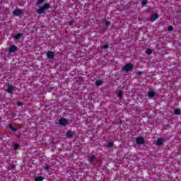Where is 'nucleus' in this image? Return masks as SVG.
Masks as SVG:
<instances>
[{
  "mask_svg": "<svg viewBox=\"0 0 181 181\" xmlns=\"http://www.w3.org/2000/svg\"><path fill=\"white\" fill-rule=\"evenodd\" d=\"M49 8H50V4H45L37 11V13L38 15H42V13H45V11L49 9Z\"/></svg>",
  "mask_w": 181,
  "mask_h": 181,
  "instance_id": "1",
  "label": "nucleus"
},
{
  "mask_svg": "<svg viewBox=\"0 0 181 181\" xmlns=\"http://www.w3.org/2000/svg\"><path fill=\"white\" fill-rule=\"evenodd\" d=\"M122 70L123 71H125V73H129V71H132L134 70V64L129 63L127 64L122 69Z\"/></svg>",
  "mask_w": 181,
  "mask_h": 181,
  "instance_id": "2",
  "label": "nucleus"
},
{
  "mask_svg": "<svg viewBox=\"0 0 181 181\" xmlns=\"http://www.w3.org/2000/svg\"><path fill=\"white\" fill-rule=\"evenodd\" d=\"M59 124L62 127H67V125H69V119H66L64 117H62L59 120Z\"/></svg>",
  "mask_w": 181,
  "mask_h": 181,
  "instance_id": "3",
  "label": "nucleus"
},
{
  "mask_svg": "<svg viewBox=\"0 0 181 181\" xmlns=\"http://www.w3.org/2000/svg\"><path fill=\"white\" fill-rule=\"evenodd\" d=\"M56 56V53L53 51L47 52V59L49 60H54V57Z\"/></svg>",
  "mask_w": 181,
  "mask_h": 181,
  "instance_id": "4",
  "label": "nucleus"
},
{
  "mask_svg": "<svg viewBox=\"0 0 181 181\" xmlns=\"http://www.w3.org/2000/svg\"><path fill=\"white\" fill-rule=\"evenodd\" d=\"M18 50V47L16 45H10L8 49L9 53H15Z\"/></svg>",
  "mask_w": 181,
  "mask_h": 181,
  "instance_id": "5",
  "label": "nucleus"
},
{
  "mask_svg": "<svg viewBox=\"0 0 181 181\" xmlns=\"http://www.w3.org/2000/svg\"><path fill=\"white\" fill-rule=\"evenodd\" d=\"M136 144L137 145H143V144H145V139L143 137H139L136 140Z\"/></svg>",
  "mask_w": 181,
  "mask_h": 181,
  "instance_id": "6",
  "label": "nucleus"
},
{
  "mask_svg": "<svg viewBox=\"0 0 181 181\" xmlns=\"http://www.w3.org/2000/svg\"><path fill=\"white\" fill-rule=\"evenodd\" d=\"M13 90H15V86H8L6 89V93H8V94H13Z\"/></svg>",
  "mask_w": 181,
  "mask_h": 181,
  "instance_id": "7",
  "label": "nucleus"
},
{
  "mask_svg": "<svg viewBox=\"0 0 181 181\" xmlns=\"http://www.w3.org/2000/svg\"><path fill=\"white\" fill-rule=\"evenodd\" d=\"M158 18H159V14L155 13L151 16L149 21H150V22H155V21H156V19H158Z\"/></svg>",
  "mask_w": 181,
  "mask_h": 181,
  "instance_id": "8",
  "label": "nucleus"
},
{
  "mask_svg": "<svg viewBox=\"0 0 181 181\" xmlns=\"http://www.w3.org/2000/svg\"><path fill=\"white\" fill-rule=\"evenodd\" d=\"M66 138L71 139L74 136V133L71 130H69L66 133Z\"/></svg>",
  "mask_w": 181,
  "mask_h": 181,
  "instance_id": "9",
  "label": "nucleus"
},
{
  "mask_svg": "<svg viewBox=\"0 0 181 181\" xmlns=\"http://www.w3.org/2000/svg\"><path fill=\"white\" fill-rule=\"evenodd\" d=\"M13 14L15 15V16H19L22 14V10L21 9H16L13 11Z\"/></svg>",
  "mask_w": 181,
  "mask_h": 181,
  "instance_id": "10",
  "label": "nucleus"
},
{
  "mask_svg": "<svg viewBox=\"0 0 181 181\" xmlns=\"http://www.w3.org/2000/svg\"><path fill=\"white\" fill-rule=\"evenodd\" d=\"M156 145L158 146H162L163 145V139L158 138L156 141Z\"/></svg>",
  "mask_w": 181,
  "mask_h": 181,
  "instance_id": "11",
  "label": "nucleus"
},
{
  "mask_svg": "<svg viewBox=\"0 0 181 181\" xmlns=\"http://www.w3.org/2000/svg\"><path fill=\"white\" fill-rule=\"evenodd\" d=\"M9 129H11V131H12L13 132H16L18 131V129H16V127H13V126L12 125V123H11L8 126Z\"/></svg>",
  "mask_w": 181,
  "mask_h": 181,
  "instance_id": "12",
  "label": "nucleus"
},
{
  "mask_svg": "<svg viewBox=\"0 0 181 181\" xmlns=\"http://www.w3.org/2000/svg\"><path fill=\"white\" fill-rule=\"evenodd\" d=\"M155 91H149L148 93V98H153L155 97Z\"/></svg>",
  "mask_w": 181,
  "mask_h": 181,
  "instance_id": "13",
  "label": "nucleus"
},
{
  "mask_svg": "<svg viewBox=\"0 0 181 181\" xmlns=\"http://www.w3.org/2000/svg\"><path fill=\"white\" fill-rule=\"evenodd\" d=\"M22 36H23V34L22 33H18L14 35V37L16 40H19V39H21V37H22Z\"/></svg>",
  "mask_w": 181,
  "mask_h": 181,
  "instance_id": "14",
  "label": "nucleus"
},
{
  "mask_svg": "<svg viewBox=\"0 0 181 181\" xmlns=\"http://www.w3.org/2000/svg\"><path fill=\"white\" fill-rule=\"evenodd\" d=\"M103 83V81L98 80V81H95V86H102Z\"/></svg>",
  "mask_w": 181,
  "mask_h": 181,
  "instance_id": "15",
  "label": "nucleus"
},
{
  "mask_svg": "<svg viewBox=\"0 0 181 181\" xmlns=\"http://www.w3.org/2000/svg\"><path fill=\"white\" fill-rule=\"evenodd\" d=\"M175 115H180V109H175L174 111Z\"/></svg>",
  "mask_w": 181,
  "mask_h": 181,
  "instance_id": "16",
  "label": "nucleus"
},
{
  "mask_svg": "<svg viewBox=\"0 0 181 181\" xmlns=\"http://www.w3.org/2000/svg\"><path fill=\"white\" fill-rule=\"evenodd\" d=\"M95 159V156H92L89 158V162L93 163V162H94Z\"/></svg>",
  "mask_w": 181,
  "mask_h": 181,
  "instance_id": "17",
  "label": "nucleus"
},
{
  "mask_svg": "<svg viewBox=\"0 0 181 181\" xmlns=\"http://www.w3.org/2000/svg\"><path fill=\"white\" fill-rule=\"evenodd\" d=\"M45 179L43 177H35V181H42Z\"/></svg>",
  "mask_w": 181,
  "mask_h": 181,
  "instance_id": "18",
  "label": "nucleus"
},
{
  "mask_svg": "<svg viewBox=\"0 0 181 181\" xmlns=\"http://www.w3.org/2000/svg\"><path fill=\"white\" fill-rule=\"evenodd\" d=\"M110 47V45H104L101 46V49H108Z\"/></svg>",
  "mask_w": 181,
  "mask_h": 181,
  "instance_id": "19",
  "label": "nucleus"
},
{
  "mask_svg": "<svg viewBox=\"0 0 181 181\" xmlns=\"http://www.w3.org/2000/svg\"><path fill=\"white\" fill-rule=\"evenodd\" d=\"M146 54H152V49H148L146 51Z\"/></svg>",
  "mask_w": 181,
  "mask_h": 181,
  "instance_id": "20",
  "label": "nucleus"
},
{
  "mask_svg": "<svg viewBox=\"0 0 181 181\" xmlns=\"http://www.w3.org/2000/svg\"><path fill=\"white\" fill-rule=\"evenodd\" d=\"M112 146H114V144L109 142L107 144V148H112Z\"/></svg>",
  "mask_w": 181,
  "mask_h": 181,
  "instance_id": "21",
  "label": "nucleus"
},
{
  "mask_svg": "<svg viewBox=\"0 0 181 181\" xmlns=\"http://www.w3.org/2000/svg\"><path fill=\"white\" fill-rule=\"evenodd\" d=\"M117 97L119 98H121L122 97V91H119L118 93H117Z\"/></svg>",
  "mask_w": 181,
  "mask_h": 181,
  "instance_id": "22",
  "label": "nucleus"
},
{
  "mask_svg": "<svg viewBox=\"0 0 181 181\" xmlns=\"http://www.w3.org/2000/svg\"><path fill=\"white\" fill-rule=\"evenodd\" d=\"M45 2V0H37L38 5H42Z\"/></svg>",
  "mask_w": 181,
  "mask_h": 181,
  "instance_id": "23",
  "label": "nucleus"
},
{
  "mask_svg": "<svg viewBox=\"0 0 181 181\" xmlns=\"http://www.w3.org/2000/svg\"><path fill=\"white\" fill-rule=\"evenodd\" d=\"M146 4H148V0H143L141 1V5H146Z\"/></svg>",
  "mask_w": 181,
  "mask_h": 181,
  "instance_id": "24",
  "label": "nucleus"
},
{
  "mask_svg": "<svg viewBox=\"0 0 181 181\" xmlns=\"http://www.w3.org/2000/svg\"><path fill=\"white\" fill-rule=\"evenodd\" d=\"M172 30H173V26L169 25L168 26V32H172Z\"/></svg>",
  "mask_w": 181,
  "mask_h": 181,
  "instance_id": "25",
  "label": "nucleus"
},
{
  "mask_svg": "<svg viewBox=\"0 0 181 181\" xmlns=\"http://www.w3.org/2000/svg\"><path fill=\"white\" fill-rule=\"evenodd\" d=\"M19 146H20V145H19L18 144H16L14 145V149H15V150L18 149Z\"/></svg>",
  "mask_w": 181,
  "mask_h": 181,
  "instance_id": "26",
  "label": "nucleus"
},
{
  "mask_svg": "<svg viewBox=\"0 0 181 181\" xmlns=\"http://www.w3.org/2000/svg\"><path fill=\"white\" fill-rule=\"evenodd\" d=\"M16 168L15 165H11L10 167H9V170H13V169Z\"/></svg>",
  "mask_w": 181,
  "mask_h": 181,
  "instance_id": "27",
  "label": "nucleus"
},
{
  "mask_svg": "<svg viewBox=\"0 0 181 181\" xmlns=\"http://www.w3.org/2000/svg\"><path fill=\"white\" fill-rule=\"evenodd\" d=\"M17 105H18V107H22V105H23V103H22V102H18V103H17Z\"/></svg>",
  "mask_w": 181,
  "mask_h": 181,
  "instance_id": "28",
  "label": "nucleus"
},
{
  "mask_svg": "<svg viewBox=\"0 0 181 181\" xmlns=\"http://www.w3.org/2000/svg\"><path fill=\"white\" fill-rule=\"evenodd\" d=\"M78 81H80V83H83V81H84V78H83V77H79Z\"/></svg>",
  "mask_w": 181,
  "mask_h": 181,
  "instance_id": "29",
  "label": "nucleus"
},
{
  "mask_svg": "<svg viewBox=\"0 0 181 181\" xmlns=\"http://www.w3.org/2000/svg\"><path fill=\"white\" fill-rule=\"evenodd\" d=\"M44 169H45V170H49L50 169V167L45 166V167H44Z\"/></svg>",
  "mask_w": 181,
  "mask_h": 181,
  "instance_id": "30",
  "label": "nucleus"
},
{
  "mask_svg": "<svg viewBox=\"0 0 181 181\" xmlns=\"http://www.w3.org/2000/svg\"><path fill=\"white\" fill-rule=\"evenodd\" d=\"M111 25V23L106 21V26H110Z\"/></svg>",
  "mask_w": 181,
  "mask_h": 181,
  "instance_id": "31",
  "label": "nucleus"
},
{
  "mask_svg": "<svg viewBox=\"0 0 181 181\" xmlns=\"http://www.w3.org/2000/svg\"><path fill=\"white\" fill-rule=\"evenodd\" d=\"M136 74H137V76H141V74H142V72H141V71H139V72H137V73H136Z\"/></svg>",
  "mask_w": 181,
  "mask_h": 181,
  "instance_id": "32",
  "label": "nucleus"
},
{
  "mask_svg": "<svg viewBox=\"0 0 181 181\" xmlns=\"http://www.w3.org/2000/svg\"><path fill=\"white\" fill-rule=\"evenodd\" d=\"M69 25H73V21H70Z\"/></svg>",
  "mask_w": 181,
  "mask_h": 181,
  "instance_id": "33",
  "label": "nucleus"
}]
</instances>
